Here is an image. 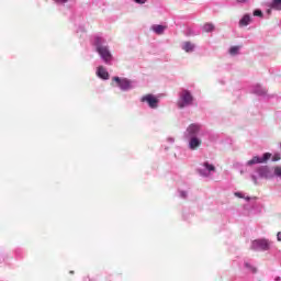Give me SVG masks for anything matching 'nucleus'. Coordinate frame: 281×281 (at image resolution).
<instances>
[{
    "mask_svg": "<svg viewBox=\"0 0 281 281\" xmlns=\"http://www.w3.org/2000/svg\"><path fill=\"white\" fill-rule=\"evenodd\" d=\"M256 93H258V95H265V93H267V89H265V88H257L256 89Z\"/></svg>",
    "mask_w": 281,
    "mask_h": 281,
    "instance_id": "a211bd4d",
    "label": "nucleus"
},
{
    "mask_svg": "<svg viewBox=\"0 0 281 281\" xmlns=\"http://www.w3.org/2000/svg\"><path fill=\"white\" fill-rule=\"evenodd\" d=\"M251 23V16L248 14L244 15L243 19L239 21V27H247Z\"/></svg>",
    "mask_w": 281,
    "mask_h": 281,
    "instance_id": "9b49d317",
    "label": "nucleus"
},
{
    "mask_svg": "<svg viewBox=\"0 0 281 281\" xmlns=\"http://www.w3.org/2000/svg\"><path fill=\"white\" fill-rule=\"evenodd\" d=\"M56 3H67L69 0H54Z\"/></svg>",
    "mask_w": 281,
    "mask_h": 281,
    "instance_id": "4be33fe9",
    "label": "nucleus"
},
{
    "mask_svg": "<svg viewBox=\"0 0 281 281\" xmlns=\"http://www.w3.org/2000/svg\"><path fill=\"white\" fill-rule=\"evenodd\" d=\"M250 249L252 251H269L271 249V241L267 239H255L251 243Z\"/></svg>",
    "mask_w": 281,
    "mask_h": 281,
    "instance_id": "f257e3e1",
    "label": "nucleus"
},
{
    "mask_svg": "<svg viewBox=\"0 0 281 281\" xmlns=\"http://www.w3.org/2000/svg\"><path fill=\"white\" fill-rule=\"evenodd\" d=\"M269 159H271V154L266 153V154H263L262 158H260L258 156L252 157V159L248 160L247 165L254 166L255 164H265L266 161H269Z\"/></svg>",
    "mask_w": 281,
    "mask_h": 281,
    "instance_id": "39448f33",
    "label": "nucleus"
},
{
    "mask_svg": "<svg viewBox=\"0 0 281 281\" xmlns=\"http://www.w3.org/2000/svg\"><path fill=\"white\" fill-rule=\"evenodd\" d=\"M97 52L101 56V58L104 60V63H110V60L113 58V56L111 55V52L106 46H101L100 44H98Z\"/></svg>",
    "mask_w": 281,
    "mask_h": 281,
    "instance_id": "20e7f679",
    "label": "nucleus"
},
{
    "mask_svg": "<svg viewBox=\"0 0 281 281\" xmlns=\"http://www.w3.org/2000/svg\"><path fill=\"white\" fill-rule=\"evenodd\" d=\"M151 30H153V32H155V34L161 35L166 31V26H164V25H153Z\"/></svg>",
    "mask_w": 281,
    "mask_h": 281,
    "instance_id": "f8f14e48",
    "label": "nucleus"
},
{
    "mask_svg": "<svg viewBox=\"0 0 281 281\" xmlns=\"http://www.w3.org/2000/svg\"><path fill=\"white\" fill-rule=\"evenodd\" d=\"M274 175H276V177L281 178V167L280 166L274 167Z\"/></svg>",
    "mask_w": 281,
    "mask_h": 281,
    "instance_id": "6ab92c4d",
    "label": "nucleus"
},
{
    "mask_svg": "<svg viewBox=\"0 0 281 281\" xmlns=\"http://www.w3.org/2000/svg\"><path fill=\"white\" fill-rule=\"evenodd\" d=\"M192 100H194V98L192 97V93H190V91L188 90H183L180 93V101L178 102L179 109L190 106V104H192Z\"/></svg>",
    "mask_w": 281,
    "mask_h": 281,
    "instance_id": "f03ea898",
    "label": "nucleus"
},
{
    "mask_svg": "<svg viewBox=\"0 0 281 281\" xmlns=\"http://www.w3.org/2000/svg\"><path fill=\"white\" fill-rule=\"evenodd\" d=\"M235 196H239V199H243V194L241 193H235Z\"/></svg>",
    "mask_w": 281,
    "mask_h": 281,
    "instance_id": "5701e85b",
    "label": "nucleus"
},
{
    "mask_svg": "<svg viewBox=\"0 0 281 281\" xmlns=\"http://www.w3.org/2000/svg\"><path fill=\"white\" fill-rule=\"evenodd\" d=\"M254 16H262V11L261 10H255L254 11Z\"/></svg>",
    "mask_w": 281,
    "mask_h": 281,
    "instance_id": "aec40b11",
    "label": "nucleus"
},
{
    "mask_svg": "<svg viewBox=\"0 0 281 281\" xmlns=\"http://www.w3.org/2000/svg\"><path fill=\"white\" fill-rule=\"evenodd\" d=\"M201 144H203V142L201 140V138L195 137V136H191V139L189 142V148L191 150H198L199 146H201Z\"/></svg>",
    "mask_w": 281,
    "mask_h": 281,
    "instance_id": "0eeeda50",
    "label": "nucleus"
},
{
    "mask_svg": "<svg viewBox=\"0 0 281 281\" xmlns=\"http://www.w3.org/2000/svg\"><path fill=\"white\" fill-rule=\"evenodd\" d=\"M239 49H240V46H232L229 49V55L236 56V54H238Z\"/></svg>",
    "mask_w": 281,
    "mask_h": 281,
    "instance_id": "f3484780",
    "label": "nucleus"
},
{
    "mask_svg": "<svg viewBox=\"0 0 281 281\" xmlns=\"http://www.w3.org/2000/svg\"><path fill=\"white\" fill-rule=\"evenodd\" d=\"M239 3H243L245 0H237Z\"/></svg>",
    "mask_w": 281,
    "mask_h": 281,
    "instance_id": "bb28decb",
    "label": "nucleus"
},
{
    "mask_svg": "<svg viewBox=\"0 0 281 281\" xmlns=\"http://www.w3.org/2000/svg\"><path fill=\"white\" fill-rule=\"evenodd\" d=\"M113 80L114 82H117L120 89H122L123 91H128V89H131V80L121 79L120 77H114Z\"/></svg>",
    "mask_w": 281,
    "mask_h": 281,
    "instance_id": "423d86ee",
    "label": "nucleus"
},
{
    "mask_svg": "<svg viewBox=\"0 0 281 281\" xmlns=\"http://www.w3.org/2000/svg\"><path fill=\"white\" fill-rule=\"evenodd\" d=\"M200 131H201V126L198 124H191L187 128V133H189L190 137H194V135H196V133H199Z\"/></svg>",
    "mask_w": 281,
    "mask_h": 281,
    "instance_id": "1a4fd4ad",
    "label": "nucleus"
},
{
    "mask_svg": "<svg viewBox=\"0 0 281 281\" xmlns=\"http://www.w3.org/2000/svg\"><path fill=\"white\" fill-rule=\"evenodd\" d=\"M184 52H193L194 49V44L190 43V42H186L183 44V47Z\"/></svg>",
    "mask_w": 281,
    "mask_h": 281,
    "instance_id": "4468645a",
    "label": "nucleus"
},
{
    "mask_svg": "<svg viewBox=\"0 0 281 281\" xmlns=\"http://www.w3.org/2000/svg\"><path fill=\"white\" fill-rule=\"evenodd\" d=\"M140 102H146L149 109H157L159 106V99L154 94H145L140 98Z\"/></svg>",
    "mask_w": 281,
    "mask_h": 281,
    "instance_id": "7ed1b4c3",
    "label": "nucleus"
},
{
    "mask_svg": "<svg viewBox=\"0 0 281 281\" xmlns=\"http://www.w3.org/2000/svg\"><path fill=\"white\" fill-rule=\"evenodd\" d=\"M268 14H271V10L270 9L268 10Z\"/></svg>",
    "mask_w": 281,
    "mask_h": 281,
    "instance_id": "cd10ccee",
    "label": "nucleus"
},
{
    "mask_svg": "<svg viewBox=\"0 0 281 281\" xmlns=\"http://www.w3.org/2000/svg\"><path fill=\"white\" fill-rule=\"evenodd\" d=\"M278 159H280V158H278V157H274V158L272 159V161H278Z\"/></svg>",
    "mask_w": 281,
    "mask_h": 281,
    "instance_id": "393cba45",
    "label": "nucleus"
},
{
    "mask_svg": "<svg viewBox=\"0 0 281 281\" xmlns=\"http://www.w3.org/2000/svg\"><path fill=\"white\" fill-rule=\"evenodd\" d=\"M270 8L272 10H281V0H273L271 3H270Z\"/></svg>",
    "mask_w": 281,
    "mask_h": 281,
    "instance_id": "ddd939ff",
    "label": "nucleus"
},
{
    "mask_svg": "<svg viewBox=\"0 0 281 281\" xmlns=\"http://www.w3.org/2000/svg\"><path fill=\"white\" fill-rule=\"evenodd\" d=\"M205 170H207V172H215L216 171V167H214V165L210 164V162H204L203 164Z\"/></svg>",
    "mask_w": 281,
    "mask_h": 281,
    "instance_id": "2eb2a0df",
    "label": "nucleus"
},
{
    "mask_svg": "<svg viewBox=\"0 0 281 281\" xmlns=\"http://www.w3.org/2000/svg\"><path fill=\"white\" fill-rule=\"evenodd\" d=\"M278 240H281V232L277 234Z\"/></svg>",
    "mask_w": 281,
    "mask_h": 281,
    "instance_id": "b1692460",
    "label": "nucleus"
},
{
    "mask_svg": "<svg viewBox=\"0 0 281 281\" xmlns=\"http://www.w3.org/2000/svg\"><path fill=\"white\" fill-rule=\"evenodd\" d=\"M181 195H182L183 198H186V192H181Z\"/></svg>",
    "mask_w": 281,
    "mask_h": 281,
    "instance_id": "a878e982",
    "label": "nucleus"
},
{
    "mask_svg": "<svg viewBox=\"0 0 281 281\" xmlns=\"http://www.w3.org/2000/svg\"><path fill=\"white\" fill-rule=\"evenodd\" d=\"M258 175L260 177H262L263 179H269V177H271V170H269V167L265 166V167H260L257 170Z\"/></svg>",
    "mask_w": 281,
    "mask_h": 281,
    "instance_id": "6e6552de",
    "label": "nucleus"
},
{
    "mask_svg": "<svg viewBox=\"0 0 281 281\" xmlns=\"http://www.w3.org/2000/svg\"><path fill=\"white\" fill-rule=\"evenodd\" d=\"M134 2L144 5V3H146V0H134Z\"/></svg>",
    "mask_w": 281,
    "mask_h": 281,
    "instance_id": "412c9836",
    "label": "nucleus"
},
{
    "mask_svg": "<svg viewBox=\"0 0 281 281\" xmlns=\"http://www.w3.org/2000/svg\"><path fill=\"white\" fill-rule=\"evenodd\" d=\"M99 78H102V80H109V71L104 69V67L100 66L97 71Z\"/></svg>",
    "mask_w": 281,
    "mask_h": 281,
    "instance_id": "9d476101",
    "label": "nucleus"
},
{
    "mask_svg": "<svg viewBox=\"0 0 281 281\" xmlns=\"http://www.w3.org/2000/svg\"><path fill=\"white\" fill-rule=\"evenodd\" d=\"M203 30H204L205 32H214V25H213L212 23H205V24L203 25Z\"/></svg>",
    "mask_w": 281,
    "mask_h": 281,
    "instance_id": "dca6fc26",
    "label": "nucleus"
}]
</instances>
